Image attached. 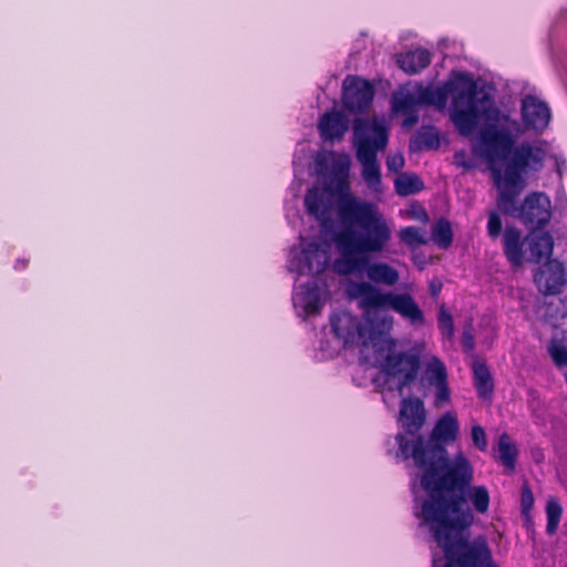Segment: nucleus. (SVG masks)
Instances as JSON below:
<instances>
[{
    "mask_svg": "<svg viewBox=\"0 0 567 567\" xmlns=\"http://www.w3.org/2000/svg\"><path fill=\"white\" fill-rule=\"evenodd\" d=\"M458 432L457 417L446 412L436 421L429 437L417 434L409 440L398 433L395 441L402 458L413 461L415 476L425 494L424 498L414 501V516L445 551L447 567H480L491 560L488 543L482 536L468 538L466 532L472 525V515L462 509L474 468L462 452L450 458L446 449Z\"/></svg>",
    "mask_w": 567,
    "mask_h": 567,
    "instance_id": "nucleus-1",
    "label": "nucleus"
},
{
    "mask_svg": "<svg viewBox=\"0 0 567 567\" xmlns=\"http://www.w3.org/2000/svg\"><path fill=\"white\" fill-rule=\"evenodd\" d=\"M338 217L342 227L333 236L339 252L333 269L347 276L363 266L367 256L382 254L391 241L392 230L375 203L354 196L340 199Z\"/></svg>",
    "mask_w": 567,
    "mask_h": 567,
    "instance_id": "nucleus-2",
    "label": "nucleus"
},
{
    "mask_svg": "<svg viewBox=\"0 0 567 567\" xmlns=\"http://www.w3.org/2000/svg\"><path fill=\"white\" fill-rule=\"evenodd\" d=\"M480 150L496 189L507 183L509 172L523 175L527 169L539 171L545 157L542 147L528 142L515 146L511 131L495 124H488L480 131Z\"/></svg>",
    "mask_w": 567,
    "mask_h": 567,
    "instance_id": "nucleus-3",
    "label": "nucleus"
},
{
    "mask_svg": "<svg viewBox=\"0 0 567 567\" xmlns=\"http://www.w3.org/2000/svg\"><path fill=\"white\" fill-rule=\"evenodd\" d=\"M480 150L496 189L507 183L509 172L523 175L527 169L539 171L545 157L542 147L528 142L515 146L511 131L495 124H488L480 131Z\"/></svg>",
    "mask_w": 567,
    "mask_h": 567,
    "instance_id": "nucleus-4",
    "label": "nucleus"
},
{
    "mask_svg": "<svg viewBox=\"0 0 567 567\" xmlns=\"http://www.w3.org/2000/svg\"><path fill=\"white\" fill-rule=\"evenodd\" d=\"M524 188L523 175L509 172L507 183L497 188V207L504 215L519 219L530 230H540L551 218L550 198L545 193L533 192L518 204V197Z\"/></svg>",
    "mask_w": 567,
    "mask_h": 567,
    "instance_id": "nucleus-5",
    "label": "nucleus"
},
{
    "mask_svg": "<svg viewBox=\"0 0 567 567\" xmlns=\"http://www.w3.org/2000/svg\"><path fill=\"white\" fill-rule=\"evenodd\" d=\"M348 292L350 298L359 299V307L367 319L381 310L391 309L413 326L425 322L424 313L410 293L383 292L371 282H351Z\"/></svg>",
    "mask_w": 567,
    "mask_h": 567,
    "instance_id": "nucleus-6",
    "label": "nucleus"
},
{
    "mask_svg": "<svg viewBox=\"0 0 567 567\" xmlns=\"http://www.w3.org/2000/svg\"><path fill=\"white\" fill-rule=\"evenodd\" d=\"M380 341L385 343L386 349L381 370L389 377L399 378L398 390L402 393L403 389L417 378L421 368L420 355L412 351H396L394 340L386 339L384 336Z\"/></svg>",
    "mask_w": 567,
    "mask_h": 567,
    "instance_id": "nucleus-7",
    "label": "nucleus"
},
{
    "mask_svg": "<svg viewBox=\"0 0 567 567\" xmlns=\"http://www.w3.org/2000/svg\"><path fill=\"white\" fill-rule=\"evenodd\" d=\"M330 326L334 336L343 341L344 347L361 346L368 348L370 344L377 347L383 334L369 329L355 316L348 311H338L331 315Z\"/></svg>",
    "mask_w": 567,
    "mask_h": 567,
    "instance_id": "nucleus-8",
    "label": "nucleus"
},
{
    "mask_svg": "<svg viewBox=\"0 0 567 567\" xmlns=\"http://www.w3.org/2000/svg\"><path fill=\"white\" fill-rule=\"evenodd\" d=\"M389 142V131L375 120L371 122L369 118L358 117L353 122V143L357 153L363 150L380 151L384 150Z\"/></svg>",
    "mask_w": 567,
    "mask_h": 567,
    "instance_id": "nucleus-9",
    "label": "nucleus"
},
{
    "mask_svg": "<svg viewBox=\"0 0 567 567\" xmlns=\"http://www.w3.org/2000/svg\"><path fill=\"white\" fill-rule=\"evenodd\" d=\"M329 262V257L317 241L306 244L302 249H292L290 267L298 275H320Z\"/></svg>",
    "mask_w": 567,
    "mask_h": 567,
    "instance_id": "nucleus-10",
    "label": "nucleus"
},
{
    "mask_svg": "<svg viewBox=\"0 0 567 567\" xmlns=\"http://www.w3.org/2000/svg\"><path fill=\"white\" fill-rule=\"evenodd\" d=\"M374 97V86L368 80L348 75L342 83L343 106L352 112H363L370 107Z\"/></svg>",
    "mask_w": 567,
    "mask_h": 567,
    "instance_id": "nucleus-11",
    "label": "nucleus"
},
{
    "mask_svg": "<svg viewBox=\"0 0 567 567\" xmlns=\"http://www.w3.org/2000/svg\"><path fill=\"white\" fill-rule=\"evenodd\" d=\"M337 194L331 184L312 186L306 192L305 207L309 216L313 217L326 228L332 223L333 200L331 195Z\"/></svg>",
    "mask_w": 567,
    "mask_h": 567,
    "instance_id": "nucleus-12",
    "label": "nucleus"
},
{
    "mask_svg": "<svg viewBox=\"0 0 567 567\" xmlns=\"http://www.w3.org/2000/svg\"><path fill=\"white\" fill-rule=\"evenodd\" d=\"M449 96H452V106L478 105L480 90L476 81L467 72H458L447 82Z\"/></svg>",
    "mask_w": 567,
    "mask_h": 567,
    "instance_id": "nucleus-13",
    "label": "nucleus"
},
{
    "mask_svg": "<svg viewBox=\"0 0 567 567\" xmlns=\"http://www.w3.org/2000/svg\"><path fill=\"white\" fill-rule=\"evenodd\" d=\"M424 378L429 385L435 388L434 404L436 406L444 405L451 401L447 370L441 359L433 357L427 361L424 370Z\"/></svg>",
    "mask_w": 567,
    "mask_h": 567,
    "instance_id": "nucleus-14",
    "label": "nucleus"
},
{
    "mask_svg": "<svg viewBox=\"0 0 567 567\" xmlns=\"http://www.w3.org/2000/svg\"><path fill=\"white\" fill-rule=\"evenodd\" d=\"M400 421L406 434L413 439L420 434L426 419L424 403L416 396L403 398L400 404Z\"/></svg>",
    "mask_w": 567,
    "mask_h": 567,
    "instance_id": "nucleus-15",
    "label": "nucleus"
},
{
    "mask_svg": "<svg viewBox=\"0 0 567 567\" xmlns=\"http://www.w3.org/2000/svg\"><path fill=\"white\" fill-rule=\"evenodd\" d=\"M522 120L527 128L544 131L550 121L548 105L534 95H527L522 101Z\"/></svg>",
    "mask_w": 567,
    "mask_h": 567,
    "instance_id": "nucleus-16",
    "label": "nucleus"
},
{
    "mask_svg": "<svg viewBox=\"0 0 567 567\" xmlns=\"http://www.w3.org/2000/svg\"><path fill=\"white\" fill-rule=\"evenodd\" d=\"M349 130V118L338 110L322 114L318 122L320 136L326 141H341Z\"/></svg>",
    "mask_w": 567,
    "mask_h": 567,
    "instance_id": "nucleus-17",
    "label": "nucleus"
},
{
    "mask_svg": "<svg viewBox=\"0 0 567 567\" xmlns=\"http://www.w3.org/2000/svg\"><path fill=\"white\" fill-rule=\"evenodd\" d=\"M527 237H523L522 230L515 226H506L503 233V252L513 268L523 265L525 256V243Z\"/></svg>",
    "mask_w": 567,
    "mask_h": 567,
    "instance_id": "nucleus-18",
    "label": "nucleus"
},
{
    "mask_svg": "<svg viewBox=\"0 0 567 567\" xmlns=\"http://www.w3.org/2000/svg\"><path fill=\"white\" fill-rule=\"evenodd\" d=\"M535 282L542 293L555 296L560 293L566 285L565 269L561 262H549L545 269L535 276Z\"/></svg>",
    "mask_w": 567,
    "mask_h": 567,
    "instance_id": "nucleus-19",
    "label": "nucleus"
},
{
    "mask_svg": "<svg viewBox=\"0 0 567 567\" xmlns=\"http://www.w3.org/2000/svg\"><path fill=\"white\" fill-rule=\"evenodd\" d=\"M365 272L371 282L394 286L400 279L399 271L386 262H370L369 256L365 257V264L355 272Z\"/></svg>",
    "mask_w": 567,
    "mask_h": 567,
    "instance_id": "nucleus-20",
    "label": "nucleus"
},
{
    "mask_svg": "<svg viewBox=\"0 0 567 567\" xmlns=\"http://www.w3.org/2000/svg\"><path fill=\"white\" fill-rule=\"evenodd\" d=\"M527 240L532 261L538 264L551 256L554 238L548 231L530 230Z\"/></svg>",
    "mask_w": 567,
    "mask_h": 567,
    "instance_id": "nucleus-21",
    "label": "nucleus"
},
{
    "mask_svg": "<svg viewBox=\"0 0 567 567\" xmlns=\"http://www.w3.org/2000/svg\"><path fill=\"white\" fill-rule=\"evenodd\" d=\"M378 151L363 150L357 153V157L362 164V177L370 189L379 190L381 187V169L377 158Z\"/></svg>",
    "mask_w": 567,
    "mask_h": 567,
    "instance_id": "nucleus-22",
    "label": "nucleus"
},
{
    "mask_svg": "<svg viewBox=\"0 0 567 567\" xmlns=\"http://www.w3.org/2000/svg\"><path fill=\"white\" fill-rule=\"evenodd\" d=\"M396 63L404 72L417 74L431 63V53L425 48H416L398 56Z\"/></svg>",
    "mask_w": 567,
    "mask_h": 567,
    "instance_id": "nucleus-23",
    "label": "nucleus"
},
{
    "mask_svg": "<svg viewBox=\"0 0 567 567\" xmlns=\"http://www.w3.org/2000/svg\"><path fill=\"white\" fill-rule=\"evenodd\" d=\"M350 158L348 155H341L334 158L331 163V178L328 184H331L332 189L337 194L350 193Z\"/></svg>",
    "mask_w": 567,
    "mask_h": 567,
    "instance_id": "nucleus-24",
    "label": "nucleus"
},
{
    "mask_svg": "<svg viewBox=\"0 0 567 567\" xmlns=\"http://www.w3.org/2000/svg\"><path fill=\"white\" fill-rule=\"evenodd\" d=\"M480 113L478 105L453 107L452 121L461 134L468 135L475 130Z\"/></svg>",
    "mask_w": 567,
    "mask_h": 567,
    "instance_id": "nucleus-25",
    "label": "nucleus"
},
{
    "mask_svg": "<svg viewBox=\"0 0 567 567\" xmlns=\"http://www.w3.org/2000/svg\"><path fill=\"white\" fill-rule=\"evenodd\" d=\"M473 384L477 396L483 400H491L494 392V381L491 371L485 362L475 361L473 364Z\"/></svg>",
    "mask_w": 567,
    "mask_h": 567,
    "instance_id": "nucleus-26",
    "label": "nucleus"
},
{
    "mask_svg": "<svg viewBox=\"0 0 567 567\" xmlns=\"http://www.w3.org/2000/svg\"><path fill=\"white\" fill-rule=\"evenodd\" d=\"M440 147V135L434 126H422L410 141L412 151L437 150Z\"/></svg>",
    "mask_w": 567,
    "mask_h": 567,
    "instance_id": "nucleus-27",
    "label": "nucleus"
},
{
    "mask_svg": "<svg viewBox=\"0 0 567 567\" xmlns=\"http://www.w3.org/2000/svg\"><path fill=\"white\" fill-rule=\"evenodd\" d=\"M465 503L462 506L463 511H468L470 514L473 516L471 509L466 507V497L471 501L474 509L480 514H485L488 511L489 507V493L488 489L483 485H476V486H468L465 492Z\"/></svg>",
    "mask_w": 567,
    "mask_h": 567,
    "instance_id": "nucleus-28",
    "label": "nucleus"
},
{
    "mask_svg": "<svg viewBox=\"0 0 567 567\" xmlns=\"http://www.w3.org/2000/svg\"><path fill=\"white\" fill-rule=\"evenodd\" d=\"M417 93L421 105H434L439 109L444 107L449 100L447 82L443 86L439 87L420 85L417 87Z\"/></svg>",
    "mask_w": 567,
    "mask_h": 567,
    "instance_id": "nucleus-29",
    "label": "nucleus"
},
{
    "mask_svg": "<svg viewBox=\"0 0 567 567\" xmlns=\"http://www.w3.org/2000/svg\"><path fill=\"white\" fill-rule=\"evenodd\" d=\"M517 456L518 450L511 436L507 433L501 434L498 439V458L509 473L514 472L516 467Z\"/></svg>",
    "mask_w": 567,
    "mask_h": 567,
    "instance_id": "nucleus-30",
    "label": "nucleus"
},
{
    "mask_svg": "<svg viewBox=\"0 0 567 567\" xmlns=\"http://www.w3.org/2000/svg\"><path fill=\"white\" fill-rule=\"evenodd\" d=\"M423 187V182L415 174H401L394 181L395 192L400 196H409L420 193Z\"/></svg>",
    "mask_w": 567,
    "mask_h": 567,
    "instance_id": "nucleus-31",
    "label": "nucleus"
},
{
    "mask_svg": "<svg viewBox=\"0 0 567 567\" xmlns=\"http://www.w3.org/2000/svg\"><path fill=\"white\" fill-rule=\"evenodd\" d=\"M432 240L441 248L447 249L453 243V230L450 220L441 217L432 227Z\"/></svg>",
    "mask_w": 567,
    "mask_h": 567,
    "instance_id": "nucleus-32",
    "label": "nucleus"
},
{
    "mask_svg": "<svg viewBox=\"0 0 567 567\" xmlns=\"http://www.w3.org/2000/svg\"><path fill=\"white\" fill-rule=\"evenodd\" d=\"M391 103L393 112L401 114L413 113L421 105L419 93L415 95L410 92L393 94Z\"/></svg>",
    "mask_w": 567,
    "mask_h": 567,
    "instance_id": "nucleus-33",
    "label": "nucleus"
},
{
    "mask_svg": "<svg viewBox=\"0 0 567 567\" xmlns=\"http://www.w3.org/2000/svg\"><path fill=\"white\" fill-rule=\"evenodd\" d=\"M301 302L302 308L307 315H318L322 307L319 287L317 285L305 286V291L301 296Z\"/></svg>",
    "mask_w": 567,
    "mask_h": 567,
    "instance_id": "nucleus-34",
    "label": "nucleus"
},
{
    "mask_svg": "<svg viewBox=\"0 0 567 567\" xmlns=\"http://www.w3.org/2000/svg\"><path fill=\"white\" fill-rule=\"evenodd\" d=\"M561 515H563V507H561L559 501L555 497H550L546 504V516H547L546 533L548 535L556 534L558 526H559V522L561 519Z\"/></svg>",
    "mask_w": 567,
    "mask_h": 567,
    "instance_id": "nucleus-35",
    "label": "nucleus"
},
{
    "mask_svg": "<svg viewBox=\"0 0 567 567\" xmlns=\"http://www.w3.org/2000/svg\"><path fill=\"white\" fill-rule=\"evenodd\" d=\"M399 237L409 247H416L426 244V239L421 234L420 229L414 226H406L401 228Z\"/></svg>",
    "mask_w": 567,
    "mask_h": 567,
    "instance_id": "nucleus-36",
    "label": "nucleus"
},
{
    "mask_svg": "<svg viewBox=\"0 0 567 567\" xmlns=\"http://www.w3.org/2000/svg\"><path fill=\"white\" fill-rule=\"evenodd\" d=\"M439 329L441 333L446 338H452L454 334V322L452 315L446 310L445 306L442 305L439 310L437 317Z\"/></svg>",
    "mask_w": 567,
    "mask_h": 567,
    "instance_id": "nucleus-37",
    "label": "nucleus"
},
{
    "mask_svg": "<svg viewBox=\"0 0 567 567\" xmlns=\"http://www.w3.org/2000/svg\"><path fill=\"white\" fill-rule=\"evenodd\" d=\"M503 221L499 214L495 210L488 213V220L486 225L487 236L495 240L502 235Z\"/></svg>",
    "mask_w": 567,
    "mask_h": 567,
    "instance_id": "nucleus-38",
    "label": "nucleus"
},
{
    "mask_svg": "<svg viewBox=\"0 0 567 567\" xmlns=\"http://www.w3.org/2000/svg\"><path fill=\"white\" fill-rule=\"evenodd\" d=\"M548 352L558 368L567 365V348L556 341H553L548 347Z\"/></svg>",
    "mask_w": 567,
    "mask_h": 567,
    "instance_id": "nucleus-39",
    "label": "nucleus"
},
{
    "mask_svg": "<svg viewBox=\"0 0 567 567\" xmlns=\"http://www.w3.org/2000/svg\"><path fill=\"white\" fill-rule=\"evenodd\" d=\"M534 506V494L528 485V483H524L520 488V509L522 513L527 515Z\"/></svg>",
    "mask_w": 567,
    "mask_h": 567,
    "instance_id": "nucleus-40",
    "label": "nucleus"
},
{
    "mask_svg": "<svg viewBox=\"0 0 567 567\" xmlns=\"http://www.w3.org/2000/svg\"><path fill=\"white\" fill-rule=\"evenodd\" d=\"M471 436L473 444L477 450L484 452L487 449V439L483 426L478 424L473 425L471 429Z\"/></svg>",
    "mask_w": 567,
    "mask_h": 567,
    "instance_id": "nucleus-41",
    "label": "nucleus"
},
{
    "mask_svg": "<svg viewBox=\"0 0 567 567\" xmlns=\"http://www.w3.org/2000/svg\"><path fill=\"white\" fill-rule=\"evenodd\" d=\"M385 164L388 171L399 173L404 166V157L401 154L390 155Z\"/></svg>",
    "mask_w": 567,
    "mask_h": 567,
    "instance_id": "nucleus-42",
    "label": "nucleus"
},
{
    "mask_svg": "<svg viewBox=\"0 0 567 567\" xmlns=\"http://www.w3.org/2000/svg\"><path fill=\"white\" fill-rule=\"evenodd\" d=\"M462 346H463V349L466 352H471V351L474 350L475 342H474V337L472 336L471 332H467V331L463 332V334H462Z\"/></svg>",
    "mask_w": 567,
    "mask_h": 567,
    "instance_id": "nucleus-43",
    "label": "nucleus"
},
{
    "mask_svg": "<svg viewBox=\"0 0 567 567\" xmlns=\"http://www.w3.org/2000/svg\"><path fill=\"white\" fill-rule=\"evenodd\" d=\"M403 115L405 117L402 124L406 128L414 126L419 122L417 111H414L413 113H403Z\"/></svg>",
    "mask_w": 567,
    "mask_h": 567,
    "instance_id": "nucleus-44",
    "label": "nucleus"
},
{
    "mask_svg": "<svg viewBox=\"0 0 567 567\" xmlns=\"http://www.w3.org/2000/svg\"><path fill=\"white\" fill-rule=\"evenodd\" d=\"M430 295L433 298H436L441 290H442V284L440 281H431L429 286Z\"/></svg>",
    "mask_w": 567,
    "mask_h": 567,
    "instance_id": "nucleus-45",
    "label": "nucleus"
},
{
    "mask_svg": "<svg viewBox=\"0 0 567 567\" xmlns=\"http://www.w3.org/2000/svg\"><path fill=\"white\" fill-rule=\"evenodd\" d=\"M28 266V260L27 259H18L16 265H14V269L16 270H23L25 269Z\"/></svg>",
    "mask_w": 567,
    "mask_h": 567,
    "instance_id": "nucleus-46",
    "label": "nucleus"
},
{
    "mask_svg": "<svg viewBox=\"0 0 567 567\" xmlns=\"http://www.w3.org/2000/svg\"><path fill=\"white\" fill-rule=\"evenodd\" d=\"M461 165H462L463 167H465V168H471V167H472V165H471V164H468V163H466V162H463Z\"/></svg>",
    "mask_w": 567,
    "mask_h": 567,
    "instance_id": "nucleus-47",
    "label": "nucleus"
},
{
    "mask_svg": "<svg viewBox=\"0 0 567 567\" xmlns=\"http://www.w3.org/2000/svg\"><path fill=\"white\" fill-rule=\"evenodd\" d=\"M422 214H423V216H424L425 218H427V214H426L425 209H422Z\"/></svg>",
    "mask_w": 567,
    "mask_h": 567,
    "instance_id": "nucleus-48",
    "label": "nucleus"
},
{
    "mask_svg": "<svg viewBox=\"0 0 567 567\" xmlns=\"http://www.w3.org/2000/svg\"><path fill=\"white\" fill-rule=\"evenodd\" d=\"M566 381H567V372H566Z\"/></svg>",
    "mask_w": 567,
    "mask_h": 567,
    "instance_id": "nucleus-49",
    "label": "nucleus"
}]
</instances>
